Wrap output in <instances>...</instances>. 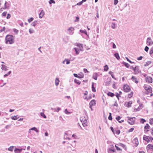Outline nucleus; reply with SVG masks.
<instances>
[{"instance_id":"423d86ee","label":"nucleus","mask_w":153,"mask_h":153,"mask_svg":"<svg viewBox=\"0 0 153 153\" xmlns=\"http://www.w3.org/2000/svg\"><path fill=\"white\" fill-rule=\"evenodd\" d=\"M146 44L149 46L152 45L153 44V42L150 37H148L147 39Z\"/></svg>"},{"instance_id":"bf43d9fd","label":"nucleus","mask_w":153,"mask_h":153,"mask_svg":"<svg viewBox=\"0 0 153 153\" xmlns=\"http://www.w3.org/2000/svg\"><path fill=\"white\" fill-rule=\"evenodd\" d=\"M80 120L81 121V122L82 123L83 122H84L85 120H86V119H84L82 117H81L80 118Z\"/></svg>"},{"instance_id":"c9c22d12","label":"nucleus","mask_w":153,"mask_h":153,"mask_svg":"<svg viewBox=\"0 0 153 153\" xmlns=\"http://www.w3.org/2000/svg\"><path fill=\"white\" fill-rule=\"evenodd\" d=\"M104 70L105 71H107L108 69V67L107 65H105L104 67Z\"/></svg>"},{"instance_id":"37998d69","label":"nucleus","mask_w":153,"mask_h":153,"mask_svg":"<svg viewBox=\"0 0 153 153\" xmlns=\"http://www.w3.org/2000/svg\"><path fill=\"white\" fill-rule=\"evenodd\" d=\"M49 3L50 4H52V3L55 4V1L54 0H50L49 1Z\"/></svg>"},{"instance_id":"49530a36","label":"nucleus","mask_w":153,"mask_h":153,"mask_svg":"<svg viewBox=\"0 0 153 153\" xmlns=\"http://www.w3.org/2000/svg\"><path fill=\"white\" fill-rule=\"evenodd\" d=\"M13 146H10L9 148L8 149V150L10 151H12L13 150Z\"/></svg>"},{"instance_id":"4c0bfd02","label":"nucleus","mask_w":153,"mask_h":153,"mask_svg":"<svg viewBox=\"0 0 153 153\" xmlns=\"http://www.w3.org/2000/svg\"><path fill=\"white\" fill-rule=\"evenodd\" d=\"M87 120H85L84 122L82 123V125L84 127L87 126Z\"/></svg>"},{"instance_id":"a878e982","label":"nucleus","mask_w":153,"mask_h":153,"mask_svg":"<svg viewBox=\"0 0 153 153\" xmlns=\"http://www.w3.org/2000/svg\"><path fill=\"white\" fill-rule=\"evenodd\" d=\"M122 64L124 65L127 68H128L129 67L130 65L127 63L124 62H123Z\"/></svg>"},{"instance_id":"8fccbe9b","label":"nucleus","mask_w":153,"mask_h":153,"mask_svg":"<svg viewBox=\"0 0 153 153\" xmlns=\"http://www.w3.org/2000/svg\"><path fill=\"white\" fill-rule=\"evenodd\" d=\"M134 128H130L128 131L127 132V133H129L130 132H132L133 130H134Z\"/></svg>"},{"instance_id":"473e14b6","label":"nucleus","mask_w":153,"mask_h":153,"mask_svg":"<svg viewBox=\"0 0 153 153\" xmlns=\"http://www.w3.org/2000/svg\"><path fill=\"white\" fill-rule=\"evenodd\" d=\"M132 103L131 101H129L127 102V104H126V107H131V105Z\"/></svg>"},{"instance_id":"4d7b16f0","label":"nucleus","mask_w":153,"mask_h":153,"mask_svg":"<svg viewBox=\"0 0 153 153\" xmlns=\"http://www.w3.org/2000/svg\"><path fill=\"white\" fill-rule=\"evenodd\" d=\"M109 74L111 75V76H114V73L111 71L109 72Z\"/></svg>"},{"instance_id":"bb28decb","label":"nucleus","mask_w":153,"mask_h":153,"mask_svg":"<svg viewBox=\"0 0 153 153\" xmlns=\"http://www.w3.org/2000/svg\"><path fill=\"white\" fill-rule=\"evenodd\" d=\"M94 82H92L91 86L92 90L93 92H95L96 90L94 86Z\"/></svg>"},{"instance_id":"f8f14e48","label":"nucleus","mask_w":153,"mask_h":153,"mask_svg":"<svg viewBox=\"0 0 153 153\" xmlns=\"http://www.w3.org/2000/svg\"><path fill=\"white\" fill-rule=\"evenodd\" d=\"M22 150V149L21 148V149H19L17 148H16L14 150V151L15 153H20L21 152Z\"/></svg>"},{"instance_id":"c756f323","label":"nucleus","mask_w":153,"mask_h":153,"mask_svg":"<svg viewBox=\"0 0 153 153\" xmlns=\"http://www.w3.org/2000/svg\"><path fill=\"white\" fill-rule=\"evenodd\" d=\"M74 82L75 83L77 84L78 85H79L81 83L80 81L79 80L77 79H74Z\"/></svg>"},{"instance_id":"2f4dec72","label":"nucleus","mask_w":153,"mask_h":153,"mask_svg":"<svg viewBox=\"0 0 153 153\" xmlns=\"http://www.w3.org/2000/svg\"><path fill=\"white\" fill-rule=\"evenodd\" d=\"M147 147L148 149H153V145L151 144H149L147 146Z\"/></svg>"},{"instance_id":"39448f33","label":"nucleus","mask_w":153,"mask_h":153,"mask_svg":"<svg viewBox=\"0 0 153 153\" xmlns=\"http://www.w3.org/2000/svg\"><path fill=\"white\" fill-rule=\"evenodd\" d=\"M111 79L110 77H108L107 79H105V86L109 85L111 83Z\"/></svg>"},{"instance_id":"6ab92c4d","label":"nucleus","mask_w":153,"mask_h":153,"mask_svg":"<svg viewBox=\"0 0 153 153\" xmlns=\"http://www.w3.org/2000/svg\"><path fill=\"white\" fill-rule=\"evenodd\" d=\"M114 55V56L117 60H119L120 59V57L118 53H115Z\"/></svg>"},{"instance_id":"0eeeda50","label":"nucleus","mask_w":153,"mask_h":153,"mask_svg":"<svg viewBox=\"0 0 153 153\" xmlns=\"http://www.w3.org/2000/svg\"><path fill=\"white\" fill-rule=\"evenodd\" d=\"M134 72L133 73L135 75H137V74L140 73V71L139 70V69L137 66H135L134 67Z\"/></svg>"},{"instance_id":"dca6fc26","label":"nucleus","mask_w":153,"mask_h":153,"mask_svg":"<svg viewBox=\"0 0 153 153\" xmlns=\"http://www.w3.org/2000/svg\"><path fill=\"white\" fill-rule=\"evenodd\" d=\"M39 21H38L37 20H35L34 22H33L32 23L31 25L32 26L35 27L36 25H38L39 23Z\"/></svg>"},{"instance_id":"6e6d98bb","label":"nucleus","mask_w":153,"mask_h":153,"mask_svg":"<svg viewBox=\"0 0 153 153\" xmlns=\"http://www.w3.org/2000/svg\"><path fill=\"white\" fill-rule=\"evenodd\" d=\"M115 131L116 134L117 135L119 134L120 133V130H115Z\"/></svg>"},{"instance_id":"09e8293b","label":"nucleus","mask_w":153,"mask_h":153,"mask_svg":"<svg viewBox=\"0 0 153 153\" xmlns=\"http://www.w3.org/2000/svg\"><path fill=\"white\" fill-rule=\"evenodd\" d=\"M126 59L128 61L129 63H134V62H132L130 60H129L128 58L126 57Z\"/></svg>"},{"instance_id":"c03bdc74","label":"nucleus","mask_w":153,"mask_h":153,"mask_svg":"<svg viewBox=\"0 0 153 153\" xmlns=\"http://www.w3.org/2000/svg\"><path fill=\"white\" fill-rule=\"evenodd\" d=\"M33 19L34 18L33 17H31L28 19V21L30 23L32 21Z\"/></svg>"},{"instance_id":"774afa93","label":"nucleus","mask_w":153,"mask_h":153,"mask_svg":"<svg viewBox=\"0 0 153 153\" xmlns=\"http://www.w3.org/2000/svg\"><path fill=\"white\" fill-rule=\"evenodd\" d=\"M153 140V137H151L149 136V142L151 141V142L152 141V140Z\"/></svg>"},{"instance_id":"052dcab7","label":"nucleus","mask_w":153,"mask_h":153,"mask_svg":"<svg viewBox=\"0 0 153 153\" xmlns=\"http://www.w3.org/2000/svg\"><path fill=\"white\" fill-rule=\"evenodd\" d=\"M149 50V48L147 46H146L144 50L147 52Z\"/></svg>"},{"instance_id":"cd10ccee","label":"nucleus","mask_w":153,"mask_h":153,"mask_svg":"<svg viewBox=\"0 0 153 153\" xmlns=\"http://www.w3.org/2000/svg\"><path fill=\"white\" fill-rule=\"evenodd\" d=\"M1 69L2 70L6 71L7 70V67L4 65H1Z\"/></svg>"},{"instance_id":"9b49d317","label":"nucleus","mask_w":153,"mask_h":153,"mask_svg":"<svg viewBox=\"0 0 153 153\" xmlns=\"http://www.w3.org/2000/svg\"><path fill=\"white\" fill-rule=\"evenodd\" d=\"M79 32H80L81 33H84L85 35H86L87 36V37H89V36L87 33V31L86 30H82L80 29L79 30V34H80L81 35L82 34L81 33H79Z\"/></svg>"},{"instance_id":"20e7f679","label":"nucleus","mask_w":153,"mask_h":153,"mask_svg":"<svg viewBox=\"0 0 153 153\" xmlns=\"http://www.w3.org/2000/svg\"><path fill=\"white\" fill-rule=\"evenodd\" d=\"M127 118H128V120H129L131 121L130 122L128 120V122L129 124L131 125H132L134 124L135 119V117L131 118L128 117Z\"/></svg>"},{"instance_id":"7c9ffc66","label":"nucleus","mask_w":153,"mask_h":153,"mask_svg":"<svg viewBox=\"0 0 153 153\" xmlns=\"http://www.w3.org/2000/svg\"><path fill=\"white\" fill-rule=\"evenodd\" d=\"M19 117H18V115H16L14 116H13L11 117V118L12 119L15 120L17 119Z\"/></svg>"},{"instance_id":"13d9d810","label":"nucleus","mask_w":153,"mask_h":153,"mask_svg":"<svg viewBox=\"0 0 153 153\" xmlns=\"http://www.w3.org/2000/svg\"><path fill=\"white\" fill-rule=\"evenodd\" d=\"M149 123L151 125H152L153 124V118H152L150 119Z\"/></svg>"},{"instance_id":"393cba45","label":"nucleus","mask_w":153,"mask_h":153,"mask_svg":"<svg viewBox=\"0 0 153 153\" xmlns=\"http://www.w3.org/2000/svg\"><path fill=\"white\" fill-rule=\"evenodd\" d=\"M107 95L108 96H110L111 97H112L114 96V93H113L112 92H109L107 93Z\"/></svg>"},{"instance_id":"864d4df0","label":"nucleus","mask_w":153,"mask_h":153,"mask_svg":"<svg viewBox=\"0 0 153 153\" xmlns=\"http://www.w3.org/2000/svg\"><path fill=\"white\" fill-rule=\"evenodd\" d=\"M79 17L78 16L76 17V19L74 20L75 22H78L79 21Z\"/></svg>"},{"instance_id":"aec40b11","label":"nucleus","mask_w":153,"mask_h":153,"mask_svg":"<svg viewBox=\"0 0 153 153\" xmlns=\"http://www.w3.org/2000/svg\"><path fill=\"white\" fill-rule=\"evenodd\" d=\"M74 50L76 54V55L78 54L79 53V51H80L79 49L77 48H74Z\"/></svg>"},{"instance_id":"a211bd4d","label":"nucleus","mask_w":153,"mask_h":153,"mask_svg":"<svg viewBox=\"0 0 153 153\" xmlns=\"http://www.w3.org/2000/svg\"><path fill=\"white\" fill-rule=\"evenodd\" d=\"M59 78L56 77L55 79V85L56 86H58L59 83Z\"/></svg>"},{"instance_id":"e2e57ef3","label":"nucleus","mask_w":153,"mask_h":153,"mask_svg":"<svg viewBox=\"0 0 153 153\" xmlns=\"http://www.w3.org/2000/svg\"><path fill=\"white\" fill-rule=\"evenodd\" d=\"M7 13L6 12H4L2 14V16H5Z\"/></svg>"},{"instance_id":"c85d7f7f","label":"nucleus","mask_w":153,"mask_h":153,"mask_svg":"<svg viewBox=\"0 0 153 153\" xmlns=\"http://www.w3.org/2000/svg\"><path fill=\"white\" fill-rule=\"evenodd\" d=\"M149 54L151 55V56L153 58V56H152L151 55L153 54V46L150 49L149 51Z\"/></svg>"},{"instance_id":"de8ad7c7","label":"nucleus","mask_w":153,"mask_h":153,"mask_svg":"<svg viewBox=\"0 0 153 153\" xmlns=\"http://www.w3.org/2000/svg\"><path fill=\"white\" fill-rule=\"evenodd\" d=\"M13 31L16 34H17L19 32V30L15 28H14L13 29Z\"/></svg>"},{"instance_id":"603ef678","label":"nucleus","mask_w":153,"mask_h":153,"mask_svg":"<svg viewBox=\"0 0 153 153\" xmlns=\"http://www.w3.org/2000/svg\"><path fill=\"white\" fill-rule=\"evenodd\" d=\"M11 72L10 71H9L7 74H5L4 75V76H7L8 75H10L11 74Z\"/></svg>"},{"instance_id":"7ed1b4c3","label":"nucleus","mask_w":153,"mask_h":153,"mask_svg":"<svg viewBox=\"0 0 153 153\" xmlns=\"http://www.w3.org/2000/svg\"><path fill=\"white\" fill-rule=\"evenodd\" d=\"M123 90L125 92H128L131 91V89L128 85L126 84L123 85Z\"/></svg>"},{"instance_id":"0e129e2a","label":"nucleus","mask_w":153,"mask_h":153,"mask_svg":"<svg viewBox=\"0 0 153 153\" xmlns=\"http://www.w3.org/2000/svg\"><path fill=\"white\" fill-rule=\"evenodd\" d=\"M11 17V15L10 14L8 13L7 14V16L6 18L7 19H10Z\"/></svg>"},{"instance_id":"a19ab883","label":"nucleus","mask_w":153,"mask_h":153,"mask_svg":"<svg viewBox=\"0 0 153 153\" xmlns=\"http://www.w3.org/2000/svg\"><path fill=\"white\" fill-rule=\"evenodd\" d=\"M65 61H66V64L68 65L70 64V59H65Z\"/></svg>"},{"instance_id":"79ce46f5","label":"nucleus","mask_w":153,"mask_h":153,"mask_svg":"<svg viewBox=\"0 0 153 153\" xmlns=\"http://www.w3.org/2000/svg\"><path fill=\"white\" fill-rule=\"evenodd\" d=\"M109 115L108 117V119L109 120H112V116H111V113H109Z\"/></svg>"},{"instance_id":"412c9836","label":"nucleus","mask_w":153,"mask_h":153,"mask_svg":"<svg viewBox=\"0 0 153 153\" xmlns=\"http://www.w3.org/2000/svg\"><path fill=\"white\" fill-rule=\"evenodd\" d=\"M118 145L120 146H122L125 149H127L126 146L122 143H119L118 144Z\"/></svg>"},{"instance_id":"f704fd0d","label":"nucleus","mask_w":153,"mask_h":153,"mask_svg":"<svg viewBox=\"0 0 153 153\" xmlns=\"http://www.w3.org/2000/svg\"><path fill=\"white\" fill-rule=\"evenodd\" d=\"M116 24L114 22H112L111 25V27L113 29H114L116 27Z\"/></svg>"},{"instance_id":"a18cd8bd","label":"nucleus","mask_w":153,"mask_h":153,"mask_svg":"<svg viewBox=\"0 0 153 153\" xmlns=\"http://www.w3.org/2000/svg\"><path fill=\"white\" fill-rule=\"evenodd\" d=\"M29 31L30 34H31L33 33L34 32V31L33 29L30 28L29 30Z\"/></svg>"},{"instance_id":"4468645a","label":"nucleus","mask_w":153,"mask_h":153,"mask_svg":"<svg viewBox=\"0 0 153 153\" xmlns=\"http://www.w3.org/2000/svg\"><path fill=\"white\" fill-rule=\"evenodd\" d=\"M143 140L147 142L148 143L149 142V136L144 135L143 137Z\"/></svg>"},{"instance_id":"1a4fd4ad","label":"nucleus","mask_w":153,"mask_h":153,"mask_svg":"<svg viewBox=\"0 0 153 153\" xmlns=\"http://www.w3.org/2000/svg\"><path fill=\"white\" fill-rule=\"evenodd\" d=\"M133 143L135 144V146H137L138 145V139L137 138H134L133 140Z\"/></svg>"},{"instance_id":"3c124183","label":"nucleus","mask_w":153,"mask_h":153,"mask_svg":"<svg viewBox=\"0 0 153 153\" xmlns=\"http://www.w3.org/2000/svg\"><path fill=\"white\" fill-rule=\"evenodd\" d=\"M146 121V120L143 118L140 119V122L142 123H143Z\"/></svg>"},{"instance_id":"338daca9","label":"nucleus","mask_w":153,"mask_h":153,"mask_svg":"<svg viewBox=\"0 0 153 153\" xmlns=\"http://www.w3.org/2000/svg\"><path fill=\"white\" fill-rule=\"evenodd\" d=\"M143 58V57L142 56H140L138 57L137 59V60H142Z\"/></svg>"},{"instance_id":"58836bf2","label":"nucleus","mask_w":153,"mask_h":153,"mask_svg":"<svg viewBox=\"0 0 153 153\" xmlns=\"http://www.w3.org/2000/svg\"><path fill=\"white\" fill-rule=\"evenodd\" d=\"M117 82H115V81H113V88L114 89H116L117 88V87H116V86H115V84H117Z\"/></svg>"},{"instance_id":"f3484780","label":"nucleus","mask_w":153,"mask_h":153,"mask_svg":"<svg viewBox=\"0 0 153 153\" xmlns=\"http://www.w3.org/2000/svg\"><path fill=\"white\" fill-rule=\"evenodd\" d=\"M76 46L78 47V48L79 49L80 51H82L83 49L82 45L78 43L76 45Z\"/></svg>"},{"instance_id":"680f3d73","label":"nucleus","mask_w":153,"mask_h":153,"mask_svg":"<svg viewBox=\"0 0 153 153\" xmlns=\"http://www.w3.org/2000/svg\"><path fill=\"white\" fill-rule=\"evenodd\" d=\"M5 27H3V28L0 30V32H1L3 31H4L5 30Z\"/></svg>"},{"instance_id":"9d476101","label":"nucleus","mask_w":153,"mask_h":153,"mask_svg":"<svg viewBox=\"0 0 153 153\" xmlns=\"http://www.w3.org/2000/svg\"><path fill=\"white\" fill-rule=\"evenodd\" d=\"M74 29L72 27H70L68 29V30L69 32V34L71 35L73 34L74 32L73 31H74Z\"/></svg>"},{"instance_id":"69168bd1","label":"nucleus","mask_w":153,"mask_h":153,"mask_svg":"<svg viewBox=\"0 0 153 153\" xmlns=\"http://www.w3.org/2000/svg\"><path fill=\"white\" fill-rule=\"evenodd\" d=\"M121 119V117L120 116H118L116 118V120L118 121L119 120H120Z\"/></svg>"},{"instance_id":"f03ea898","label":"nucleus","mask_w":153,"mask_h":153,"mask_svg":"<svg viewBox=\"0 0 153 153\" xmlns=\"http://www.w3.org/2000/svg\"><path fill=\"white\" fill-rule=\"evenodd\" d=\"M143 87L146 90L145 93L147 94L148 95L149 93H152V88L150 86L145 85L143 86Z\"/></svg>"},{"instance_id":"ea45409f","label":"nucleus","mask_w":153,"mask_h":153,"mask_svg":"<svg viewBox=\"0 0 153 153\" xmlns=\"http://www.w3.org/2000/svg\"><path fill=\"white\" fill-rule=\"evenodd\" d=\"M40 115L42 117H43L44 118H46L47 117L45 115L44 113L41 112L40 113Z\"/></svg>"},{"instance_id":"e433bc0d","label":"nucleus","mask_w":153,"mask_h":153,"mask_svg":"<svg viewBox=\"0 0 153 153\" xmlns=\"http://www.w3.org/2000/svg\"><path fill=\"white\" fill-rule=\"evenodd\" d=\"M151 62L150 61H147L146 63V64H144V66H148L150 63H151Z\"/></svg>"},{"instance_id":"b1692460","label":"nucleus","mask_w":153,"mask_h":153,"mask_svg":"<svg viewBox=\"0 0 153 153\" xmlns=\"http://www.w3.org/2000/svg\"><path fill=\"white\" fill-rule=\"evenodd\" d=\"M96 104V101L94 100H93L90 102L89 105H93Z\"/></svg>"},{"instance_id":"ddd939ff","label":"nucleus","mask_w":153,"mask_h":153,"mask_svg":"<svg viewBox=\"0 0 153 153\" xmlns=\"http://www.w3.org/2000/svg\"><path fill=\"white\" fill-rule=\"evenodd\" d=\"M146 82L151 83L152 82V77H146Z\"/></svg>"},{"instance_id":"2eb2a0df","label":"nucleus","mask_w":153,"mask_h":153,"mask_svg":"<svg viewBox=\"0 0 153 153\" xmlns=\"http://www.w3.org/2000/svg\"><path fill=\"white\" fill-rule=\"evenodd\" d=\"M45 12L43 10H42L39 15V18L40 19L42 18Z\"/></svg>"},{"instance_id":"6e6552de","label":"nucleus","mask_w":153,"mask_h":153,"mask_svg":"<svg viewBox=\"0 0 153 153\" xmlns=\"http://www.w3.org/2000/svg\"><path fill=\"white\" fill-rule=\"evenodd\" d=\"M110 151H112L113 152H115V149L114 148V146L112 144L110 145V148L108 149V153H110Z\"/></svg>"},{"instance_id":"5701e85b","label":"nucleus","mask_w":153,"mask_h":153,"mask_svg":"<svg viewBox=\"0 0 153 153\" xmlns=\"http://www.w3.org/2000/svg\"><path fill=\"white\" fill-rule=\"evenodd\" d=\"M30 130L34 131L37 133H38L39 132V131L35 127L32 128L30 129Z\"/></svg>"},{"instance_id":"5fc2aeb1","label":"nucleus","mask_w":153,"mask_h":153,"mask_svg":"<svg viewBox=\"0 0 153 153\" xmlns=\"http://www.w3.org/2000/svg\"><path fill=\"white\" fill-rule=\"evenodd\" d=\"M64 112L65 114H70V112H69L67 109H66L65 110Z\"/></svg>"},{"instance_id":"72a5a7b5","label":"nucleus","mask_w":153,"mask_h":153,"mask_svg":"<svg viewBox=\"0 0 153 153\" xmlns=\"http://www.w3.org/2000/svg\"><path fill=\"white\" fill-rule=\"evenodd\" d=\"M150 128V126L148 123H147L144 126V129H149Z\"/></svg>"},{"instance_id":"4be33fe9","label":"nucleus","mask_w":153,"mask_h":153,"mask_svg":"<svg viewBox=\"0 0 153 153\" xmlns=\"http://www.w3.org/2000/svg\"><path fill=\"white\" fill-rule=\"evenodd\" d=\"M131 79L135 83H137L138 82L137 79L136 77H131Z\"/></svg>"},{"instance_id":"f257e3e1","label":"nucleus","mask_w":153,"mask_h":153,"mask_svg":"<svg viewBox=\"0 0 153 153\" xmlns=\"http://www.w3.org/2000/svg\"><path fill=\"white\" fill-rule=\"evenodd\" d=\"M5 43L12 44L14 42L15 36L12 35H7L5 37Z\"/></svg>"}]
</instances>
